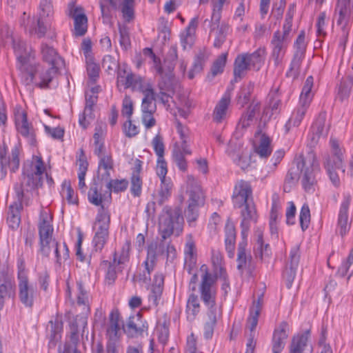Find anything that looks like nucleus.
<instances>
[{"mask_svg": "<svg viewBox=\"0 0 353 353\" xmlns=\"http://www.w3.org/2000/svg\"><path fill=\"white\" fill-rule=\"evenodd\" d=\"M46 166L41 156L34 155L30 162L24 164L21 184L14 187L17 201L9 207L8 223L12 229L19 227L21 222L20 210L25 191L28 192L42 185Z\"/></svg>", "mask_w": 353, "mask_h": 353, "instance_id": "nucleus-1", "label": "nucleus"}, {"mask_svg": "<svg viewBox=\"0 0 353 353\" xmlns=\"http://www.w3.org/2000/svg\"><path fill=\"white\" fill-rule=\"evenodd\" d=\"M52 223V217L50 213L46 210L41 211L38 224L39 252L42 255L48 256L52 250L56 262L61 264L69 258V250L65 243L60 245L53 238L54 228Z\"/></svg>", "mask_w": 353, "mask_h": 353, "instance_id": "nucleus-2", "label": "nucleus"}, {"mask_svg": "<svg viewBox=\"0 0 353 353\" xmlns=\"http://www.w3.org/2000/svg\"><path fill=\"white\" fill-rule=\"evenodd\" d=\"M185 269L192 275L189 284V295L186 305L187 319L194 321L199 313V284L197 283V263L195 245L189 241L186 243L185 250Z\"/></svg>", "mask_w": 353, "mask_h": 353, "instance_id": "nucleus-3", "label": "nucleus"}, {"mask_svg": "<svg viewBox=\"0 0 353 353\" xmlns=\"http://www.w3.org/2000/svg\"><path fill=\"white\" fill-rule=\"evenodd\" d=\"M18 297L19 301L28 308H32L39 295L36 284L30 282L28 271L22 259L17 260Z\"/></svg>", "mask_w": 353, "mask_h": 353, "instance_id": "nucleus-4", "label": "nucleus"}, {"mask_svg": "<svg viewBox=\"0 0 353 353\" xmlns=\"http://www.w3.org/2000/svg\"><path fill=\"white\" fill-rule=\"evenodd\" d=\"M330 145L332 154H327L324 158L323 165L332 183L335 187H339L341 181L336 170H341L345 172L343 165L345 149L341 148L339 141L333 137L330 138Z\"/></svg>", "mask_w": 353, "mask_h": 353, "instance_id": "nucleus-5", "label": "nucleus"}, {"mask_svg": "<svg viewBox=\"0 0 353 353\" xmlns=\"http://www.w3.org/2000/svg\"><path fill=\"white\" fill-rule=\"evenodd\" d=\"M321 175L320 164L316 154L313 152L307 153L305 157L301 159L300 168L299 179L304 190L313 192Z\"/></svg>", "mask_w": 353, "mask_h": 353, "instance_id": "nucleus-6", "label": "nucleus"}, {"mask_svg": "<svg viewBox=\"0 0 353 353\" xmlns=\"http://www.w3.org/2000/svg\"><path fill=\"white\" fill-rule=\"evenodd\" d=\"M265 56V48H259L252 53H242L237 55L234 63L235 81L241 79L250 69L259 70L264 64Z\"/></svg>", "mask_w": 353, "mask_h": 353, "instance_id": "nucleus-7", "label": "nucleus"}, {"mask_svg": "<svg viewBox=\"0 0 353 353\" xmlns=\"http://www.w3.org/2000/svg\"><path fill=\"white\" fill-rule=\"evenodd\" d=\"M58 72L55 65H48L47 67L40 63H34L30 66V70L23 72L27 85L34 84L40 88H48Z\"/></svg>", "mask_w": 353, "mask_h": 353, "instance_id": "nucleus-8", "label": "nucleus"}, {"mask_svg": "<svg viewBox=\"0 0 353 353\" xmlns=\"http://www.w3.org/2000/svg\"><path fill=\"white\" fill-rule=\"evenodd\" d=\"M183 218L178 210L168 209L159 218V232L163 239L172 234L179 236L183 231Z\"/></svg>", "mask_w": 353, "mask_h": 353, "instance_id": "nucleus-9", "label": "nucleus"}, {"mask_svg": "<svg viewBox=\"0 0 353 353\" xmlns=\"http://www.w3.org/2000/svg\"><path fill=\"white\" fill-rule=\"evenodd\" d=\"M110 223V213L108 210L101 206L98 210L94 226L95 234L92 239V243L97 251L102 250L108 241Z\"/></svg>", "mask_w": 353, "mask_h": 353, "instance_id": "nucleus-10", "label": "nucleus"}, {"mask_svg": "<svg viewBox=\"0 0 353 353\" xmlns=\"http://www.w3.org/2000/svg\"><path fill=\"white\" fill-rule=\"evenodd\" d=\"M15 128L19 136L22 137L30 145L37 143L36 130L32 123L28 120L26 111L20 105L14 109Z\"/></svg>", "mask_w": 353, "mask_h": 353, "instance_id": "nucleus-11", "label": "nucleus"}, {"mask_svg": "<svg viewBox=\"0 0 353 353\" xmlns=\"http://www.w3.org/2000/svg\"><path fill=\"white\" fill-rule=\"evenodd\" d=\"M54 10L51 0H41L37 11V23L28 30L30 34H36L37 37H44L50 23L53 18Z\"/></svg>", "mask_w": 353, "mask_h": 353, "instance_id": "nucleus-12", "label": "nucleus"}, {"mask_svg": "<svg viewBox=\"0 0 353 353\" xmlns=\"http://www.w3.org/2000/svg\"><path fill=\"white\" fill-rule=\"evenodd\" d=\"M201 270L205 271L200 283L201 296L204 304L210 310H212L216 303L217 276L208 272L207 266L205 265L201 267Z\"/></svg>", "mask_w": 353, "mask_h": 353, "instance_id": "nucleus-13", "label": "nucleus"}, {"mask_svg": "<svg viewBox=\"0 0 353 353\" xmlns=\"http://www.w3.org/2000/svg\"><path fill=\"white\" fill-rule=\"evenodd\" d=\"M188 208L185 212L187 220L190 225H196L199 211V187L196 181L192 176L187 177Z\"/></svg>", "mask_w": 353, "mask_h": 353, "instance_id": "nucleus-14", "label": "nucleus"}, {"mask_svg": "<svg viewBox=\"0 0 353 353\" xmlns=\"http://www.w3.org/2000/svg\"><path fill=\"white\" fill-rule=\"evenodd\" d=\"M12 48L17 60V67L23 73L30 70V66L35 63V52L24 41L17 39L13 41Z\"/></svg>", "mask_w": 353, "mask_h": 353, "instance_id": "nucleus-15", "label": "nucleus"}, {"mask_svg": "<svg viewBox=\"0 0 353 353\" xmlns=\"http://www.w3.org/2000/svg\"><path fill=\"white\" fill-rule=\"evenodd\" d=\"M334 17L341 28H350L353 22V0H337Z\"/></svg>", "mask_w": 353, "mask_h": 353, "instance_id": "nucleus-16", "label": "nucleus"}, {"mask_svg": "<svg viewBox=\"0 0 353 353\" xmlns=\"http://www.w3.org/2000/svg\"><path fill=\"white\" fill-rule=\"evenodd\" d=\"M124 333L129 338H139L143 336L148 331V324L143 321L140 312L131 315L123 326Z\"/></svg>", "mask_w": 353, "mask_h": 353, "instance_id": "nucleus-17", "label": "nucleus"}, {"mask_svg": "<svg viewBox=\"0 0 353 353\" xmlns=\"http://www.w3.org/2000/svg\"><path fill=\"white\" fill-rule=\"evenodd\" d=\"M72 293L76 296L78 305H83L85 314L88 313L90 312L89 294L81 281H77L75 285L72 286H70L69 282L67 283V288L65 291L66 298L71 302L74 303Z\"/></svg>", "mask_w": 353, "mask_h": 353, "instance_id": "nucleus-18", "label": "nucleus"}, {"mask_svg": "<svg viewBox=\"0 0 353 353\" xmlns=\"http://www.w3.org/2000/svg\"><path fill=\"white\" fill-rule=\"evenodd\" d=\"M15 281L13 274L8 270H0V310L4 305L6 299L14 294Z\"/></svg>", "mask_w": 353, "mask_h": 353, "instance_id": "nucleus-19", "label": "nucleus"}, {"mask_svg": "<svg viewBox=\"0 0 353 353\" xmlns=\"http://www.w3.org/2000/svg\"><path fill=\"white\" fill-rule=\"evenodd\" d=\"M68 15L74 20L75 36L84 35L88 29V18L83 8L70 3L68 5Z\"/></svg>", "mask_w": 353, "mask_h": 353, "instance_id": "nucleus-20", "label": "nucleus"}, {"mask_svg": "<svg viewBox=\"0 0 353 353\" xmlns=\"http://www.w3.org/2000/svg\"><path fill=\"white\" fill-rule=\"evenodd\" d=\"M252 190L250 183L241 180L234 186L232 199L234 208H241L244 204L250 202Z\"/></svg>", "mask_w": 353, "mask_h": 353, "instance_id": "nucleus-21", "label": "nucleus"}, {"mask_svg": "<svg viewBox=\"0 0 353 353\" xmlns=\"http://www.w3.org/2000/svg\"><path fill=\"white\" fill-rule=\"evenodd\" d=\"M290 41L285 40L283 37H280L279 30H276L272 37V57L276 65H279L285 55Z\"/></svg>", "mask_w": 353, "mask_h": 353, "instance_id": "nucleus-22", "label": "nucleus"}, {"mask_svg": "<svg viewBox=\"0 0 353 353\" xmlns=\"http://www.w3.org/2000/svg\"><path fill=\"white\" fill-rule=\"evenodd\" d=\"M290 327L286 321H282L274 329L272 336V352L281 353L283 350L285 341L288 337Z\"/></svg>", "mask_w": 353, "mask_h": 353, "instance_id": "nucleus-23", "label": "nucleus"}, {"mask_svg": "<svg viewBox=\"0 0 353 353\" xmlns=\"http://www.w3.org/2000/svg\"><path fill=\"white\" fill-rule=\"evenodd\" d=\"M107 126L105 123H97L94 128L93 135L94 154L97 157L105 154L108 152L105 150L104 139L106 134Z\"/></svg>", "mask_w": 353, "mask_h": 353, "instance_id": "nucleus-24", "label": "nucleus"}, {"mask_svg": "<svg viewBox=\"0 0 353 353\" xmlns=\"http://www.w3.org/2000/svg\"><path fill=\"white\" fill-rule=\"evenodd\" d=\"M350 196H345L341 204L338 215L337 230L341 236H345L350 230V225L348 222V210L350 204Z\"/></svg>", "mask_w": 353, "mask_h": 353, "instance_id": "nucleus-25", "label": "nucleus"}, {"mask_svg": "<svg viewBox=\"0 0 353 353\" xmlns=\"http://www.w3.org/2000/svg\"><path fill=\"white\" fill-rule=\"evenodd\" d=\"M309 108L300 104L292 110L291 115L284 125L285 133H288L290 130L298 128L302 123L306 112Z\"/></svg>", "mask_w": 353, "mask_h": 353, "instance_id": "nucleus-26", "label": "nucleus"}, {"mask_svg": "<svg viewBox=\"0 0 353 353\" xmlns=\"http://www.w3.org/2000/svg\"><path fill=\"white\" fill-rule=\"evenodd\" d=\"M259 137V140L254 146L255 153L261 159H267L271 154L273 147L271 139L265 133L257 132L255 137Z\"/></svg>", "mask_w": 353, "mask_h": 353, "instance_id": "nucleus-27", "label": "nucleus"}, {"mask_svg": "<svg viewBox=\"0 0 353 353\" xmlns=\"http://www.w3.org/2000/svg\"><path fill=\"white\" fill-rule=\"evenodd\" d=\"M231 96L232 90L228 89L215 106L213 118L216 122L221 123L226 118L228 109L231 101Z\"/></svg>", "mask_w": 353, "mask_h": 353, "instance_id": "nucleus-28", "label": "nucleus"}, {"mask_svg": "<svg viewBox=\"0 0 353 353\" xmlns=\"http://www.w3.org/2000/svg\"><path fill=\"white\" fill-rule=\"evenodd\" d=\"M192 154L189 145H181L175 143L172 150V159L177 168L182 172H185L188 168V163L185 159V155Z\"/></svg>", "mask_w": 353, "mask_h": 353, "instance_id": "nucleus-29", "label": "nucleus"}, {"mask_svg": "<svg viewBox=\"0 0 353 353\" xmlns=\"http://www.w3.org/2000/svg\"><path fill=\"white\" fill-rule=\"evenodd\" d=\"M236 230L234 224L228 220L225 226V247L228 256L233 259L235 253Z\"/></svg>", "mask_w": 353, "mask_h": 353, "instance_id": "nucleus-30", "label": "nucleus"}, {"mask_svg": "<svg viewBox=\"0 0 353 353\" xmlns=\"http://www.w3.org/2000/svg\"><path fill=\"white\" fill-rule=\"evenodd\" d=\"M263 305V294H261L256 300H254L250 308V314L247 320V327L253 332L258 324L259 316Z\"/></svg>", "mask_w": 353, "mask_h": 353, "instance_id": "nucleus-31", "label": "nucleus"}, {"mask_svg": "<svg viewBox=\"0 0 353 353\" xmlns=\"http://www.w3.org/2000/svg\"><path fill=\"white\" fill-rule=\"evenodd\" d=\"M199 24L197 17L191 19L188 26L181 33V41L184 49L191 48L196 41V30Z\"/></svg>", "mask_w": 353, "mask_h": 353, "instance_id": "nucleus-32", "label": "nucleus"}, {"mask_svg": "<svg viewBox=\"0 0 353 353\" xmlns=\"http://www.w3.org/2000/svg\"><path fill=\"white\" fill-rule=\"evenodd\" d=\"M326 114L320 113L318 117L312 123L310 132L312 140L317 143L321 137H325L327 134V129L325 127Z\"/></svg>", "mask_w": 353, "mask_h": 353, "instance_id": "nucleus-33", "label": "nucleus"}, {"mask_svg": "<svg viewBox=\"0 0 353 353\" xmlns=\"http://www.w3.org/2000/svg\"><path fill=\"white\" fill-rule=\"evenodd\" d=\"M242 208H243L241 212L242 217L241 225L244 231H247L250 228V223L256 221L257 213L252 202L246 203Z\"/></svg>", "mask_w": 353, "mask_h": 353, "instance_id": "nucleus-34", "label": "nucleus"}, {"mask_svg": "<svg viewBox=\"0 0 353 353\" xmlns=\"http://www.w3.org/2000/svg\"><path fill=\"white\" fill-rule=\"evenodd\" d=\"M221 20L216 21L213 19V13L212 14V30L215 32V39L214 46L216 48H220L224 43L226 35L230 30V26L228 23H221Z\"/></svg>", "mask_w": 353, "mask_h": 353, "instance_id": "nucleus-35", "label": "nucleus"}, {"mask_svg": "<svg viewBox=\"0 0 353 353\" xmlns=\"http://www.w3.org/2000/svg\"><path fill=\"white\" fill-rule=\"evenodd\" d=\"M159 189L154 195V200L160 205L163 204L171 196L173 183L171 179L161 180Z\"/></svg>", "mask_w": 353, "mask_h": 353, "instance_id": "nucleus-36", "label": "nucleus"}, {"mask_svg": "<svg viewBox=\"0 0 353 353\" xmlns=\"http://www.w3.org/2000/svg\"><path fill=\"white\" fill-rule=\"evenodd\" d=\"M174 103L177 112L180 117L187 118L190 112L192 102L189 99L186 93H179L176 95Z\"/></svg>", "mask_w": 353, "mask_h": 353, "instance_id": "nucleus-37", "label": "nucleus"}, {"mask_svg": "<svg viewBox=\"0 0 353 353\" xmlns=\"http://www.w3.org/2000/svg\"><path fill=\"white\" fill-rule=\"evenodd\" d=\"M19 150L15 148L12 150L11 157L7 159L6 157H1V172L2 176L4 177L6 175L7 167L9 168L11 172H14L19 169Z\"/></svg>", "mask_w": 353, "mask_h": 353, "instance_id": "nucleus-38", "label": "nucleus"}, {"mask_svg": "<svg viewBox=\"0 0 353 353\" xmlns=\"http://www.w3.org/2000/svg\"><path fill=\"white\" fill-rule=\"evenodd\" d=\"M132 90L141 92L143 97L155 96L152 81L141 76H137Z\"/></svg>", "mask_w": 353, "mask_h": 353, "instance_id": "nucleus-39", "label": "nucleus"}, {"mask_svg": "<svg viewBox=\"0 0 353 353\" xmlns=\"http://www.w3.org/2000/svg\"><path fill=\"white\" fill-rule=\"evenodd\" d=\"M130 243L125 241L121 250L114 252L113 260L111 263L118 265L120 269L124 268L130 261Z\"/></svg>", "mask_w": 353, "mask_h": 353, "instance_id": "nucleus-40", "label": "nucleus"}, {"mask_svg": "<svg viewBox=\"0 0 353 353\" xmlns=\"http://www.w3.org/2000/svg\"><path fill=\"white\" fill-rule=\"evenodd\" d=\"M98 173L102 179H108L110 176V172L113 170V159L110 153L98 157Z\"/></svg>", "mask_w": 353, "mask_h": 353, "instance_id": "nucleus-41", "label": "nucleus"}, {"mask_svg": "<svg viewBox=\"0 0 353 353\" xmlns=\"http://www.w3.org/2000/svg\"><path fill=\"white\" fill-rule=\"evenodd\" d=\"M87 317L85 314L77 316L75 319L70 322V338L73 343H77L79 340V332L81 329L84 332V329L87 326Z\"/></svg>", "mask_w": 353, "mask_h": 353, "instance_id": "nucleus-42", "label": "nucleus"}, {"mask_svg": "<svg viewBox=\"0 0 353 353\" xmlns=\"http://www.w3.org/2000/svg\"><path fill=\"white\" fill-rule=\"evenodd\" d=\"M138 75L134 74L130 71L125 69H120L117 73V83L119 88H123L124 89L133 88L134 82Z\"/></svg>", "mask_w": 353, "mask_h": 353, "instance_id": "nucleus-43", "label": "nucleus"}, {"mask_svg": "<svg viewBox=\"0 0 353 353\" xmlns=\"http://www.w3.org/2000/svg\"><path fill=\"white\" fill-rule=\"evenodd\" d=\"M313 83V77L312 76L307 77L299 96L298 104L306 106L307 108L310 107L313 98V94L312 92Z\"/></svg>", "mask_w": 353, "mask_h": 353, "instance_id": "nucleus-44", "label": "nucleus"}, {"mask_svg": "<svg viewBox=\"0 0 353 353\" xmlns=\"http://www.w3.org/2000/svg\"><path fill=\"white\" fill-rule=\"evenodd\" d=\"M120 332V316L117 311H112L109 316L107 335L111 340H117Z\"/></svg>", "mask_w": 353, "mask_h": 353, "instance_id": "nucleus-45", "label": "nucleus"}, {"mask_svg": "<svg viewBox=\"0 0 353 353\" xmlns=\"http://www.w3.org/2000/svg\"><path fill=\"white\" fill-rule=\"evenodd\" d=\"M60 194L63 201H66L69 205H77L78 196L72 188L70 181L64 180L61 184Z\"/></svg>", "mask_w": 353, "mask_h": 353, "instance_id": "nucleus-46", "label": "nucleus"}, {"mask_svg": "<svg viewBox=\"0 0 353 353\" xmlns=\"http://www.w3.org/2000/svg\"><path fill=\"white\" fill-rule=\"evenodd\" d=\"M228 55V52H223L213 62L210 72L207 76V79L209 81H211L215 76L223 72Z\"/></svg>", "mask_w": 353, "mask_h": 353, "instance_id": "nucleus-47", "label": "nucleus"}, {"mask_svg": "<svg viewBox=\"0 0 353 353\" xmlns=\"http://www.w3.org/2000/svg\"><path fill=\"white\" fill-rule=\"evenodd\" d=\"M41 54L43 60L50 65H55L61 61L60 57L58 56L56 50L51 46L46 44L41 46Z\"/></svg>", "mask_w": 353, "mask_h": 353, "instance_id": "nucleus-48", "label": "nucleus"}, {"mask_svg": "<svg viewBox=\"0 0 353 353\" xmlns=\"http://www.w3.org/2000/svg\"><path fill=\"white\" fill-rule=\"evenodd\" d=\"M164 284V276L157 272L154 274L152 286V298L157 302L161 297Z\"/></svg>", "mask_w": 353, "mask_h": 353, "instance_id": "nucleus-49", "label": "nucleus"}, {"mask_svg": "<svg viewBox=\"0 0 353 353\" xmlns=\"http://www.w3.org/2000/svg\"><path fill=\"white\" fill-rule=\"evenodd\" d=\"M143 54L150 59V63L152 65V68L155 71L156 74L163 76L164 71L161 65V59L156 56L152 50L149 48L143 49Z\"/></svg>", "mask_w": 353, "mask_h": 353, "instance_id": "nucleus-50", "label": "nucleus"}, {"mask_svg": "<svg viewBox=\"0 0 353 353\" xmlns=\"http://www.w3.org/2000/svg\"><path fill=\"white\" fill-rule=\"evenodd\" d=\"M216 323V316L212 310H210L208 314V319L205 321L203 325V336L205 339H210L214 334V327Z\"/></svg>", "mask_w": 353, "mask_h": 353, "instance_id": "nucleus-51", "label": "nucleus"}, {"mask_svg": "<svg viewBox=\"0 0 353 353\" xmlns=\"http://www.w3.org/2000/svg\"><path fill=\"white\" fill-rule=\"evenodd\" d=\"M134 0H122L120 8L125 21L130 22L134 16Z\"/></svg>", "mask_w": 353, "mask_h": 353, "instance_id": "nucleus-52", "label": "nucleus"}, {"mask_svg": "<svg viewBox=\"0 0 353 353\" xmlns=\"http://www.w3.org/2000/svg\"><path fill=\"white\" fill-rule=\"evenodd\" d=\"M304 57L305 54H303V52H294L289 69L287 71V76H296L298 74Z\"/></svg>", "mask_w": 353, "mask_h": 353, "instance_id": "nucleus-53", "label": "nucleus"}, {"mask_svg": "<svg viewBox=\"0 0 353 353\" xmlns=\"http://www.w3.org/2000/svg\"><path fill=\"white\" fill-rule=\"evenodd\" d=\"M307 338L305 335L294 336L290 347V353H303Z\"/></svg>", "mask_w": 353, "mask_h": 353, "instance_id": "nucleus-54", "label": "nucleus"}, {"mask_svg": "<svg viewBox=\"0 0 353 353\" xmlns=\"http://www.w3.org/2000/svg\"><path fill=\"white\" fill-rule=\"evenodd\" d=\"M254 108L250 106L246 112L241 117L237 128L241 130H245L250 127L254 121Z\"/></svg>", "mask_w": 353, "mask_h": 353, "instance_id": "nucleus-55", "label": "nucleus"}, {"mask_svg": "<svg viewBox=\"0 0 353 353\" xmlns=\"http://www.w3.org/2000/svg\"><path fill=\"white\" fill-rule=\"evenodd\" d=\"M130 192L135 197L139 196L141 194L142 180L140 177L139 170H137L132 174L131 177Z\"/></svg>", "mask_w": 353, "mask_h": 353, "instance_id": "nucleus-56", "label": "nucleus"}, {"mask_svg": "<svg viewBox=\"0 0 353 353\" xmlns=\"http://www.w3.org/2000/svg\"><path fill=\"white\" fill-rule=\"evenodd\" d=\"M88 198L90 203L97 206H102V195L99 191V187L97 183H94L91 185L88 192ZM103 207L104 208L103 205Z\"/></svg>", "mask_w": 353, "mask_h": 353, "instance_id": "nucleus-57", "label": "nucleus"}, {"mask_svg": "<svg viewBox=\"0 0 353 353\" xmlns=\"http://www.w3.org/2000/svg\"><path fill=\"white\" fill-rule=\"evenodd\" d=\"M310 210L309 205L304 203L300 210L299 222L303 231H305L309 226L310 222Z\"/></svg>", "mask_w": 353, "mask_h": 353, "instance_id": "nucleus-58", "label": "nucleus"}, {"mask_svg": "<svg viewBox=\"0 0 353 353\" xmlns=\"http://www.w3.org/2000/svg\"><path fill=\"white\" fill-rule=\"evenodd\" d=\"M156 97H143L141 105V112L142 113H155L157 110V105L155 103Z\"/></svg>", "mask_w": 353, "mask_h": 353, "instance_id": "nucleus-59", "label": "nucleus"}, {"mask_svg": "<svg viewBox=\"0 0 353 353\" xmlns=\"http://www.w3.org/2000/svg\"><path fill=\"white\" fill-rule=\"evenodd\" d=\"M87 72L90 81L92 83H94L99 74V66L94 63L92 58H88L86 61Z\"/></svg>", "mask_w": 353, "mask_h": 353, "instance_id": "nucleus-60", "label": "nucleus"}, {"mask_svg": "<svg viewBox=\"0 0 353 353\" xmlns=\"http://www.w3.org/2000/svg\"><path fill=\"white\" fill-rule=\"evenodd\" d=\"M246 245L247 243L245 241H243L239 243L238 247V255H237V268L239 270H243L247 263V256H246Z\"/></svg>", "mask_w": 353, "mask_h": 353, "instance_id": "nucleus-61", "label": "nucleus"}, {"mask_svg": "<svg viewBox=\"0 0 353 353\" xmlns=\"http://www.w3.org/2000/svg\"><path fill=\"white\" fill-rule=\"evenodd\" d=\"M128 185V181L125 179H113L108 182L107 188L110 192L118 193L125 190Z\"/></svg>", "mask_w": 353, "mask_h": 353, "instance_id": "nucleus-62", "label": "nucleus"}, {"mask_svg": "<svg viewBox=\"0 0 353 353\" xmlns=\"http://www.w3.org/2000/svg\"><path fill=\"white\" fill-rule=\"evenodd\" d=\"M152 148L157 156V157H164L165 153V145L163 143V137L159 133L156 134L152 140Z\"/></svg>", "mask_w": 353, "mask_h": 353, "instance_id": "nucleus-63", "label": "nucleus"}, {"mask_svg": "<svg viewBox=\"0 0 353 353\" xmlns=\"http://www.w3.org/2000/svg\"><path fill=\"white\" fill-rule=\"evenodd\" d=\"M119 31L120 34V46L123 49L126 50L131 45L128 29L125 26L119 25Z\"/></svg>", "mask_w": 353, "mask_h": 353, "instance_id": "nucleus-64", "label": "nucleus"}]
</instances>
